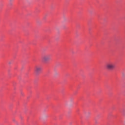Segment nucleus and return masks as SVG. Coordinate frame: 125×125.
Here are the masks:
<instances>
[{
    "label": "nucleus",
    "mask_w": 125,
    "mask_h": 125,
    "mask_svg": "<svg viewBox=\"0 0 125 125\" xmlns=\"http://www.w3.org/2000/svg\"><path fill=\"white\" fill-rule=\"evenodd\" d=\"M106 67L108 70H113L115 69V63L113 62H109L106 64Z\"/></svg>",
    "instance_id": "2"
},
{
    "label": "nucleus",
    "mask_w": 125,
    "mask_h": 125,
    "mask_svg": "<svg viewBox=\"0 0 125 125\" xmlns=\"http://www.w3.org/2000/svg\"><path fill=\"white\" fill-rule=\"evenodd\" d=\"M42 59L43 61V62H44V63H46V62H48L50 60V55H44L42 58Z\"/></svg>",
    "instance_id": "1"
},
{
    "label": "nucleus",
    "mask_w": 125,
    "mask_h": 125,
    "mask_svg": "<svg viewBox=\"0 0 125 125\" xmlns=\"http://www.w3.org/2000/svg\"><path fill=\"white\" fill-rule=\"evenodd\" d=\"M34 71L36 75H40V73L42 71V67L40 66H36L34 68Z\"/></svg>",
    "instance_id": "3"
}]
</instances>
